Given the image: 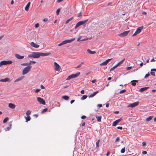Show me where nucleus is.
I'll return each mask as SVG.
<instances>
[{
  "instance_id": "7ed1b4c3",
  "label": "nucleus",
  "mask_w": 156,
  "mask_h": 156,
  "mask_svg": "<svg viewBox=\"0 0 156 156\" xmlns=\"http://www.w3.org/2000/svg\"><path fill=\"white\" fill-rule=\"evenodd\" d=\"M31 67V66H29L24 68L23 70V75H24L28 73L30 70Z\"/></svg>"
},
{
  "instance_id": "49530a36",
  "label": "nucleus",
  "mask_w": 156,
  "mask_h": 156,
  "mask_svg": "<svg viewBox=\"0 0 156 156\" xmlns=\"http://www.w3.org/2000/svg\"><path fill=\"white\" fill-rule=\"evenodd\" d=\"M39 24L38 23H37L35 25V28H37L39 27Z\"/></svg>"
},
{
  "instance_id": "69168bd1",
  "label": "nucleus",
  "mask_w": 156,
  "mask_h": 156,
  "mask_svg": "<svg viewBox=\"0 0 156 156\" xmlns=\"http://www.w3.org/2000/svg\"><path fill=\"white\" fill-rule=\"evenodd\" d=\"M75 101V100H71V101H70V103L71 104H72Z\"/></svg>"
},
{
  "instance_id": "ea45409f",
  "label": "nucleus",
  "mask_w": 156,
  "mask_h": 156,
  "mask_svg": "<svg viewBox=\"0 0 156 156\" xmlns=\"http://www.w3.org/2000/svg\"><path fill=\"white\" fill-rule=\"evenodd\" d=\"M126 91V90H125V89L123 90H121L119 92V93L120 94H122V93H123L125 92Z\"/></svg>"
},
{
  "instance_id": "6e6552de",
  "label": "nucleus",
  "mask_w": 156,
  "mask_h": 156,
  "mask_svg": "<svg viewBox=\"0 0 156 156\" xmlns=\"http://www.w3.org/2000/svg\"><path fill=\"white\" fill-rule=\"evenodd\" d=\"M37 99L40 104L44 105L45 104V101L42 98L40 97H37Z\"/></svg>"
},
{
  "instance_id": "f8f14e48",
  "label": "nucleus",
  "mask_w": 156,
  "mask_h": 156,
  "mask_svg": "<svg viewBox=\"0 0 156 156\" xmlns=\"http://www.w3.org/2000/svg\"><path fill=\"white\" fill-rule=\"evenodd\" d=\"M112 59H109L106 60L105 61L101 63L100 65L101 66H105L106 65L108 62L111 60Z\"/></svg>"
},
{
  "instance_id": "c03bdc74",
  "label": "nucleus",
  "mask_w": 156,
  "mask_h": 156,
  "mask_svg": "<svg viewBox=\"0 0 156 156\" xmlns=\"http://www.w3.org/2000/svg\"><path fill=\"white\" fill-rule=\"evenodd\" d=\"M36 63V62L35 61H30V63H28V64H31L32 63H34V64Z\"/></svg>"
},
{
  "instance_id": "cd10ccee",
  "label": "nucleus",
  "mask_w": 156,
  "mask_h": 156,
  "mask_svg": "<svg viewBox=\"0 0 156 156\" xmlns=\"http://www.w3.org/2000/svg\"><path fill=\"white\" fill-rule=\"evenodd\" d=\"M96 118L97 119V121L98 122H101V116H96Z\"/></svg>"
},
{
  "instance_id": "7c9ffc66",
  "label": "nucleus",
  "mask_w": 156,
  "mask_h": 156,
  "mask_svg": "<svg viewBox=\"0 0 156 156\" xmlns=\"http://www.w3.org/2000/svg\"><path fill=\"white\" fill-rule=\"evenodd\" d=\"M25 118L26 119V122H27L28 121H30V118L29 116H28L27 117L25 116Z\"/></svg>"
},
{
  "instance_id": "603ef678",
  "label": "nucleus",
  "mask_w": 156,
  "mask_h": 156,
  "mask_svg": "<svg viewBox=\"0 0 156 156\" xmlns=\"http://www.w3.org/2000/svg\"><path fill=\"white\" fill-rule=\"evenodd\" d=\"M86 118V116L84 115H82L81 117V118L82 119H84Z\"/></svg>"
},
{
  "instance_id": "f3484780",
  "label": "nucleus",
  "mask_w": 156,
  "mask_h": 156,
  "mask_svg": "<svg viewBox=\"0 0 156 156\" xmlns=\"http://www.w3.org/2000/svg\"><path fill=\"white\" fill-rule=\"evenodd\" d=\"M153 117H154L153 115H151V116H149V117H148L146 118V121L147 122H148L149 121H150L153 118Z\"/></svg>"
},
{
  "instance_id": "423d86ee",
  "label": "nucleus",
  "mask_w": 156,
  "mask_h": 156,
  "mask_svg": "<svg viewBox=\"0 0 156 156\" xmlns=\"http://www.w3.org/2000/svg\"><path fill=\"white\" fill-rule=\"evenodd\" d=\"M54 64L55 70L58 72L60 71L61 69L60 66L55 62H54Z\"/></svg>"
},
{
  "instance_id": "338daca9",
  "label": "nucleus",
  "mask_w": 156,
  "mask_h": 156,
  "mask_svg": "<svg viewBox=\"0 0 156 156\" xmlns=\"http://www.w3.org/2000/svg\"><path fill=\"white\" fill-rule=\"evenodd\" d=\"M155 60L154 58L152 59L151 60V62H155Z\"/></svg>"
},
{
  "instance_id": "c9c22d12",
  "label": "nucleus",
  "mask_w": 156,
  "mask_h": 156,
  "mask_svg": "<svg viewBox=\"0 0 156 156\" xmlns=\"http://www.w3.org/2000/svg\"><path fill=\"white\" fill-rule=\"evenodd\" d=\"M31 113V111L30 110H27L26 112V115L28 116Z\"/></svg>"
},
{
  "instance_id": "58836bf2",
  "label": "nucleus",
  "mask_w": 156,
  "mask_h": 156,
  "mask_svg": "<svg viewBox=\"0 0 156 156\" xmlns=\"http://www.w3.org/2000/svg\"><path fill=\"white\" fill-rule=\"evenodd\" d=\"M125 151V147H124L123 148H122L121 151V152L122 153H124Z\"/></svg>"
},
{
  "instance_id": "052dcab7",
  "label": "nucleus",
  "mask_w": 156,
  "mask_h": 156,
  "mask_svg": "<svg viewBox=\"0 0 156 156\" xmlns=\"http://www.w3.org/2000/svg\"><path fill=\"white\" fill-rule=\"evenodd\" d=\"M48 20V19L47 18H44L43 19V21L44 22H46Z\"/></svg>"
},
{
  "instance_id": "9b49d317",
  "label": "nucleus",
  "mask_w": 156,
  "mask_h": 156,
  "mask_svg": "<svg viewBox=\"0 0 156 156\" xmlns=\"http://www.w3.org/2000/svg\"><path fill=\"white\" fill-rule=\"evenodd\" d=\"M30 45L33 47L35 48H38L39 47V45L37 43H35L34 42H32L30 43Z\"/></svg>"
},
{
  "instance_id": "393cba45",
  "label": "nucleus",
  "mask_w": 156,
  "mask_h": 156,
  "mask_svg": "<svg viewBox=\"0 0 156 156\" xmlns=\"http://www.w3.org/2000/svg\"><path fill=\"white\" fill-rule=\"evenodd\" d=\"M88 20L87 19L83 21H79V22L81 26V25H82L85 24L88 21Z\"/></svg>"
},
{
  "instance_id": "09e8293b",
  "label": "nucleus",
  "mask_w": 156,
  "mask_h": 156,
  "mask_svg": "<svg viewBox=\"0 0 156 156\" xmlns=\"http://www.w3.org/2000/svg\"><path fill=\"white\" fill-rule=\"evenodd\" d=\"M150 75V74L149 73H147L146 74L145 76H144L145 78H147Z\"/></svg>"
},
{
  "instance_id": "0eeeda50",
  "label": "nucleus",
  "mask_w": 156,
  "mask_h": 156,
  "mask_svg": "<svg viewBox=\"0 0 156 156\" xmlns=\"http://www.w3.org/2000/svg\"><path fill=\"white\" fill-rule=\"evenodd\" d=\"M143 28V27H139L136 30L135 33L133 35V36H136L137 34H139L141 31V30Z\"/></svg>"
},
{
  "instance_id": "b1692460",
  "label": "nucleus",
  "mask_w": 156,
  "mask_h": 156,
  "mask_svg": "<svg viewBox=\"0 0 156 156\" xmlns=\"http://www.w3.org/2000/svg\"><path fill=\"white\" fill-rule=\"evenodd\" d=\"M87 52L90 54H94L96 53L95 51H92L88 49L87 50Z\"/></svg>"
},
{
  "instance_id": "de8ad7c7",
  "label": "nucleus",
  "mask_w": 156,
  "mask_h": 156,
  "mask_svg": "<svg viewBox=\"0 0 156 156\" xmlns=\"http://www.w3.org/2000/svg\"><path fill=\"white\" fill-rule=\"evenodd\" d=\"M41 90V89H37L35 90V92L36 93L39 92Z\"/></svg>"
},
{
  "instance_id": "13d9d810",
  "label": "nucleus",
  "mask_w": 156,
  "mask_h": 156,
  "mask_svg": "<svg viewBox=\"0 0 156 156\" xmlns=\"http://www.w3.org/2000/svg\"><path fill=\"white\" fill-rule=\"evenodd\" d=\"M97 106L99 108H101L102 106V105L101 104H98Z\"/></svg>"
},
{
  "instance_id": "473e14b6",
  "label": "nucleus",
  "mask_w": 156,
  "mask_h": 156,
  "mask_svg": "<svg viewBox=\"0 0 156 156\" xmlns=\"http://www.w3.org/2000/svg\"><path fill=\"white\" fill-rule=\"evenodd\" d=\"M73 17H72L71 18H70V19L67 20L66 22V23H65L66 24H68L70 20H72L73 19Z\"/></svg>"
},
{
  "instance_id": "ddd939ff",
  "label": "nucleus",
  "mask_w": 156,
  "mask_h": 156,
  "mask_svg": "<svg viewBox=\"0 0 156 156\" xmlns=\"http://www.w3.org/2000/svg\"><path fill=\"white\" fill-rule=\"evenodd\" d=\"M15 56L16 58L19 59H23L24 57V56H21L20 55L17 54H15Z\"/></svg>"
},
{
  "instance_id": "774afa93",
  "label": "nucleus",
  "mask_w": 156,
  "mask_h": 156,
  "mask_svg": "<svg viewBox=\"0 0 156 156\" xmlns=\"http://www.w3.org/2000/svg\"><path fill=\"white\" fill-rule=\"evenodd\" d=\"M110 154V152L109 151H108L107 153H106V156H108V155H109V154Z\"/></svg>"
},
{
  "instance_id": "a211bd4d",
  "label": "nucleus",
  "mask_w": 156,
  "mask_h": 156,
  "mask_svg": "<svg viewBox=\"0 0 156 156\" xmlns=\"http://www.w3.org/2000/svg\"><path fill=\"white\" fill-rule=\"evenodd\" d=\"M9 107L12 109H14L16 107V106L12 103H9L8 105Z\"/></svg>"
},
{
  "instance_id": "20e7f679",
  "label": "nucleus",
  "mask_w": 156,
  "mask_h": 156,
  "mask_svg": "<svg viewBox=\"0 0 156 156\" xmlns=\"http://www.w3.org/2000/svg\"><path fill=\"white\" fill-rule=\"evenodd\" d=\"M80 72L77 73L75 74H72L68 76L66 80H69L72 78L77 77L80 75Z\"/></svg>"
},
{
  "instance_id": "bb28decb",
  "label": "nucleus",
  "mask_w": 156,
  "mask_h": 156,
  "mask_svg": "<svg viewBox=\"0 0 156 156\" xmlns=\"http://www.w3.org/2000/svg\"><path fill=\"white\" fill-rule=\"evenodd\" d=\"M24 78L23 76H21L20 77H19L18 79H16L14 81V82H17L19 81H20L21 80H22Z\"/></svg>"
},
{
  "instance_id": "f704fd0d",
  "label": "nucleus",
  "mask_w": 156,
  "mask_h": 156,
  "mask_svg": "<svg viewBox=\"0 0 156 156\" xmlns=\"http://www.w3.org/2000/svg\"><path fill=\"white\" fill-rule=\"evenodd\" d=\"M80 26V23H79V22H78V23H77L76 24L75 27V29H77L78 27H79V26Z\"/></svg>"
},
{
  "instance_id": "4d7b16f0",
  "label": "nucleus",
  "mask_w": 156,
  "mask_h": 156,
  "mask_svg": "<svg viewBox=\"0 0 156 156\" xmlns=\"http://www.w3.org/2000/svg\"><path fill=\"white\" fill-rule=\"evenodd\" d=\"M41 88L42 89H44L45 88L42 85H41Z\"/></svg>"
},
{
  "instance_id": "79ce46f5",
  "label": "nucleus",
  "mask_w": 156,
  "mask_h": 156,
  "mask_svg": "<svg viewBox=\"0 0 156 156\" xmlns=\"http://www.w3.org/2000/svg\"><path fill=\"white\" fill-rule=\"evenodd\" d=\"M48 110V108H46L44 109L42 111V113H44L45 112H46Z\"/></svg>"
},
{
  "instance_id": "4c0bfd02",
  "label": "nucleus",
  "mask_w": 156,
  "mask_h": 156,
  "mask_svg": "<svg viewBox=\"0 0 156 156\" xmlns=\"http://www.w3.org/2000/svg\"><path fill=\"white\" fill-rule=\"evenodd\" d=\"M60 11V9H57L56 11V13L57 15H58Z\"/></svg>"
},
{
  "instance_id": "39448f33",
  "label": "nucleus",
  "mask_w": 156,
  "mask_h": 156,
  "mask_svg": "<svg viewBox=\"0 0 156 156\" xmlns=\"http://www.w3.org/2000/svg\"><path fill=\"white\" fill-rule=\"evenodd\" d=\"M12 63V62L10 60L9 61H2L0 62V66L1 67L2 65H5L7 64H10Z\"/></svg>"
},
{
  "instance_id": "680f3d73",
  "label": "nucleus",
  "mask_w": 156,
  "mask_h": 156,
  "mask_svg": "<svg viewBox=\"0 0 156 156\" xmlns=\"http://www.w3.org/2000/svg\"><path fill=\"white\" fill-rule=\"evenodd\" d=\"M96 79L95 80H93L91 81V82L92 83H94L95 82H96Z\"/></svg>"
},
{
  "instance_id": "412c9836",
  "label": "nucleus",
  "mask_w": 156,
  "mask_h": 156,
  "mask_svg": "<svg viewBox=\"0 0 156 156\" xmlns=\"http://www.w3.org/2000/svg\"><path fill=\"white\" fill-rule=\"evenodd\" d=\"M151 75L153 76H155V74L154 72H153V71H156V69H151Z\"/></svg>"
},
{
  "instance_id": "4be33fe9",
  "label": "nucleus",
  "mask_w": 156,
  "mask_h": 156,
  "mask_svg": "<svg viewBox=\"0 0 156 156\" xmlns=\"http://www.w3.org/2000/svg\"><path fill=\"white\" fill-rule=\"evenodd\" d=\"M138 82V81L137 80H133L131 81V85L133 86L136 85V83H137Z\"/></svg>"
},
{
  "instance_id": "72a5a7b5",
  "label": "nucleus",
  "mask_w": 156,
  "mask_h": 156,
  "mask_svg": "<svg viewBox=\"0 0 156 156\" xmlns=\"http://www.w3.org/2000/svg\"><path fill=\"white\" fill-rule=\"evenodd\" d=\"M9 118L8 117H6L3 120V122L4 123H6L8 120Z\"/></svg>"
},
{
  "instance_id": "1a4fd4ad",
  "label": "nucleus",
  "mask_w": 156,
  "mask_h": 156,
  "mask_svg": "<svg viewBox=\"0 0 156 156\" xmlns=\"http://www.w3.org/2000/svg\"><path fill=\"white\" fill-rule=\"evenodd\" d=\"M139 105V102L138 101H137L136 102H135L134 103L131 104L129 105L128 106V107H131V108H134L137 105Z\"/></svg>"
},
{
  "instance_id": "9d476101",
  "label": "nucleus",
  "mask_w": 156,
  "mask_h": 156,
  "mask_svg": "<svg viewBox=\"0 0 156 156\" xmlns=\"http://www.w3.org/2000/svg\"><path fill=\"white\" fill-rule=\"evenodd\" d=\"M129 32V31L127 30L125 31L122 33L119 34V35L120 37H125L127 35Z\"/></svg>"
},
{
  "instance_id": "2f4dec72",
  "label": "nucleus",
  "mask_w": 156,
  "mask_h": 156,
  "mask_svg": "<svg viewBox=\"0 0 156 156\" xmlns=\"http://www.w3.org/2000/svg\"><path fill=\"white\" fill-rule=\"evenodd\" d=\"M118 66L116 65H115V66H114L112 68H111L110 69V71H112L114 69H115V68H116Z\"/></svg>"
},
{
  "instance_id": "5701e85b",
  "label": "nucleus",
  "mask_w": 156,
  "mask_h": 156,
  "mask_svg": "<svg viewBox=\"0 0 156 156\" xmlns=\"http://www.w3.org/2000/svg\"><path fill=\"white\" fill-rule=\"evenodd\" d=\"M149 88L148 87H145L141 88L139 90V91L141 92H143L145 90H146Z\"/></svg>"
},
{
  "instance_id": "a18cd8bd",
  "label": "nucleus",
  "mask_w": 156,
  "mask_h": 156,
  "mask_svg": "<svg viewBox=\"0 0 156 156\" xmlns=\"http://www.w3.org/2000/svg\"><path fill=\"white\" fill-rule=\"evenodd\" d=\"M81 66V64H80L78 65L77 66L75 67L74 68L76 69H78L80 68Z\"/></svg>"
},
{
  "instance_id": "c756f323",
  "label": "nucleus",
  "mask_w": 156,
  "mask_h": 156,
  "mask_svg": "<svg viewBox=\"0 0 156 156\" xmlns=\"http://www.w3.org/2000/svg\"><path fill=\"white\" fill-rule=\"evenodd\" d=\"M11 128V125L10 124L9 127H8L5 129V131H9L10 130Z\"/></svg>"
},
{
  "instance_id": "e2e57ef3",
  "label": "nucleus",
  "mask_w": 156,
  "mask_h": 156,
  "mask_svg": "<svg viewBox=\"0 0 156 156\" xmlns=\"http://www.w3.org/2000/svg\"><path fill=\"white\" fill-rule=\"evenodd\" d=\"M64 0H57V2L58 3L60 2H62V1H63Z\"/></svg>"
},
{
  "instance_id": "8fccbe9b",
  "label": "nucleus",
  "mask_w": 156,
  "mask_h": 156,
  "mask_svg": "<svg viewBox=\"0 0 156 156\" xmlns=\"http://www.w3.org/2000/svg\"><path fill=\"white\" fill-rule=\"evenodd\" d=\"M147 153V151H143L142 152V154H146Z\"/></svg>"
},
{
  "instance_id": "aec40b11",
  "label": "nucleus",
  "mask_w": 156,
  "mask_h": 156,
  "mask_svg": "<svg viewBox=\"0 0 156 156\" xmlns=\"http://www.w3.org/2000/svg\"><path fill=\"white\" fill-rule=\"evenodd\" d=\"M9 81L10 79L8 78H6L4 79L0 80V82H6L7 81Z\"/></svg>"
},
{
  "instance_id": "3c124183",
  "label": "nucleus",
  "mask_w": 156,
  "mask_h": 156,
  "mask_svg": "<svg viewBox=\"0 0 156 156\" xmlns=\"http://www.w3.org/2000/svg\"><path fill=\"white\" fill-rule=\"evenodd\" d=\"M132 68V66H129V67H127L126 69L127 70H129L130 69H131Z\"/></svg>"
},
{
  "instance_id": "f03ea898",
  "label": "nucleus",
  "mask_w": 156,
  "mask_h": 156,
  "mask_svg": "<svg viewBox=\"0 0 156 156\" xmlns=\"http://www.w3.org/2000/svg\"><path fill=\"white\" fill-rule=\"evenodd\" d=\"M75 40V38H73L71 39H69L65 40L62 41L61 43L58 44V46H61L63 45L66 44L67 43H71L74 41Z\"/></svg>"
},
{
  "instance_id": "6ab92c4d",
  "label": "nucleus",
  "mask_w": 156,
  "mask_h": 156,
  "mask_svg": "<svg viewBox=\"0 0 156 156\" xmlns=\"http://www.w3.org/2000/svg\"><path fill=\"white\" fill-rule=\"evenodd\" d=\"M98 93V91H97L91 94L89 96V98H92L95 96L97 93Z\"/></svg>"
},
{
  "instance_id": "a878e982",
  "label": "nucleus",
  "mask_w": 156,
  "mask_h": 156,
  "mask_svg": "<svg viewBox=\"0 0 156 156\" xmlns=\"http://www.w3.org/2000/svg\"><path fill=\"white\" fill-rule=\"evenodd\" d=\"M62 98L66 100H68L69 98V97L68 96L66 95L62 96Z\"/></svg>"
},
{
  "instance_id": "5fc2aeb1",
  "label": "nucleus",
  "mask_w": 156,
  "mask_h": 156,
  "mask_svg": "<svg viewBox=\"0 0 156 156\" xmlns=\"http://www.w3.org/2000/svg\"><path fill=\"white\" fill-rule=\"evenodd\" d=\"M119 140V137H117L115 140V142L118 141Z\"/></svg>"
},
{
  "instance_id": "c85d7f7f",
  "label": "nucleus",
  "mask_w": 156,
  "mask_h": 156,
  "mask_svg": "<svg viewBox=\"0 0 156 156\" xmlns=\"http://www.w3.org/2000/svg\"><path fill=\"white\" fill-rule=\"evenodd\" d=\"M125 59V58H124L121 61H120V62H118L117 64H116L117 66H119V65H121V64H122V63L123 62H124V61Z\"/></svg>"
},
{
  "instance_id": "37998d69",
  "label": "nucleus",
  "mask_w": 156,
  "mask_h": 156,
  "mask_svg": "<svg viewBox=\"0 0 156 156\" xmlns=\"http://www.w3.org/2000/svg\"><path fill=\"white\" fill-rule=\"evenodd\" d=\"M82 12L81 11L78 14V17H80V16H82Z\"/></svg>"
},
{
  "instance_id": "2eb2a0df",
  "label": "nucleus",
  "mask_w": 156,
  "mask_h": 156,
  "mask_svg": "<svg viewBox=\"0 0 156 156\" xmlns=\"http://www.w3.org/2000/svg\"><path fill=\"white\" fill-rule=\"evenodd\" d=\"M30 2H29L28 3L26 7H25V9L26 11H28L29 8H30Z\"/></svg>"
},
{
  "instance_id": "4468645a",
  "label": "nucleus",
  "mask_w": 156,
  "mask_h": 156,
  "mask_svg": "<svg viewBox=\"0 0 156 156\" xmlns=\"http://www.w3.org/2000/svg\"><path fill=\"white\" fill-rule=\"evenodd\" d=\"M121 119H119L115 121L112 123L113 126H115L117 123L121 120Z\"/></svg>"
},
{
  "instance_id": "bf43d9fd",
  "label": "nucleus",
  "mask_w": 156,
  "mask_h": 156,
  "mask_svg": "<svg viewBox=\"0 0 156 156\" xmlns=\"http://www.w3.org/2000/svg\"><path fill=\"white\" fill-rule=\"evenodd\" d=\"M146 144V143L145 142H143L142 143V145L143 146H145Z\"/></svg>"
},
{
  "instance_id": "dca6fc26",
  "label": "nucleus",
  "mask_w": 156,
  "mask_h": 156,
  "mask_svg": "<svg viewBox=\"0 0 156 156\" xmlns=\"http://www.w3.org/2000/svg\"><path fill=\"white\" fill-rule=\"evenodd\" d=\"M51 54V53L48 52L47 53H43L40 52V56H48Z\"/></svg>"
},
{
  "instance_id": "e433bc0d",
  "label": "nucleus",
  "mask_w": 156,
  "mask_h": 156,
  "mask_svg": "<svg viewBox=\"0 0 156 156\" xmlns=\"http://www.w3.org/2000/svg\"><path fill=\"white\" fill-rule=\"evenodd\" d=\"M87 97V96L86 95H83L81 98V99L82 100L85 99Z\"/></svg>"
},
{
  "instance_id": "a19ab883",
  "label": "nucleus",
  "mask_w": 156,
  "mask_h": 156,
  "mask_svg": "<svg viewBox=\"0 0 156 156\" xmlns=\"http://www.w3.org/2000/svg\"><path fill=\"white\" fill-rule=\"evenodd\" d=\"M99 141H100V140H99L96 142V146L98 147L99 146Z\"/></svg>"
},
{
  "instance_id": "864d4df0",
  "label": "nucleus",
  "mask_w": 156,
  "mask_h": 156,
  "mask_svg": "<svg viewBox=\"0 0 156 156\" xmlns=\"http://www.w3.org/2000/svg\"><path fill=\"white\" fill-rule=\"evenodd\" d=\"M117 129H122V126H119L117 127Z\"/></svg>"
},
{
  "instance_id": "0e129e2a",
  "label": "nucleus",
  "mask_w": 156,
  "mask_h": 156,
  "mask_svg": "<svg viewBox=\"0 0 156 156\" xmlns=\"http://www.w3.org/2000/svg\"><path fill=\"white\" fill-rule=\"evenodd\" d=\"M80 92L82 94H83L84 93V90H81Z\"/></svg>"
},
{
  "instance_id": "6e6d98bb",
  "label": "nucleus",
  "mask_w": 156,
  "mask_h": 156,
  "mask_svg": "<svg viewBox=\"0 0 156 156\" xmlns=\"http://www.w3.org/2000/svg\"><path fill=\"white\" fill-rule=\"evenodd\" d=\"M28 65H29L28 63H23L21 64L22 65H23V66H27Z\"/></svg>"
},
{
  "instance_id": "f257e3e1",
  "label": "nucleus",
  "mask_w": 156,
  "mask_h": 156,
  "mask_svg": "<svg viewBox=\"0 0 156 156\" xmlns=\"http://www.w3.org/2000/svg\"><path fill=\"white\" fill-rule=\"evenodd\" d=\"M29 58H38L40 57V52H33L28 56Z\"/></svg>"
}]
</instances>
